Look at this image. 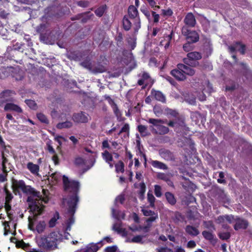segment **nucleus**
Listing matches in <instances>:
<instances>
[{
    "label": "nucleus",
    "instance_id": "obj_1",
    "mask_svg": "<svg viewBox=\"0 0 252 252\" xmlns=\"http://www.w3.org/2000/svg\"><path fill=\"white\" fill-rule=\"evenodd\" d=\"M63 182L64 191L72 194L69 197L67 205L68 213L73 216L79 201V182L75 180H70L65 175L63 176Z\"/></svg>",
    "mask_w": 252,
    "mask_h": 252
},
{
    "label": "nucleus",
    "instance_id": "obj_2",
    "mask_svg": "<svg viewBox=\"0 0 252 252\" xmlns=\"http://www.w3.org/2000/svg\"><path fill=\"white\" fill-rule=\"evenodd\" d=\"M42 193L44 195L43 197L40 194L37 198H34L33 196H28L27 201L29 203V207L30 210L32 212L34 216L37 217L43 213L45 206L43 205L42 203H47L49 201L48 194V190L47 189H43Z\"/></svg>",
    "mask_w": 252,
    "mask_h": 252
},
{
    "label": "nucleus",
    "instance_id": "obj_3",
    "mask_svg": "<svg viewBox=\"0 0 252 252\" xmlns=\"http://www.w3.org/2000/svg\"><path fill=\"white\" fill-rule=\"evenodd\" d=\"M62 240V235L59 232L53 231L41 237L40 246L47 251H53L58 248V245Z\"/></svg>",
    "mask_w": 252,
    "mask_h": 252
},
{
    "label": "nucleus",
    "instance_id": "obj_4",
    "mask_svg": "<svg viewBox=\"0 0 252 252\" xmlns=\"http://www.w3.org/2000/svg\"><path fill=\"white\" fill-rule=\"evenodd\" d=\"M12 188L15 194L17 193H19L20 190L23 193L27 195H31L32 196L36 197L40 196L39 191H36L31 186L26 185L25 182L22 180L12 179Z\"/></svg>",
    "mask_w": 252,
    "mask_h": 252
},
{
    "label": "nucleus",
    "instance_id": "obj_5",
    "mask_svg": "<svg viewBox=\"0 0 252 252\" xmlns=\"http://www.w3.org/2000/svg\"><path fill=\"white\" fill-rule=\"evenodd\" d=\"M148 123L151 124L149 128L153 134L164 135L167 134L169 131L168 127L161 125L165 123L164 120L158 119L150 118L148 120Z\"/></svg>",
    "mask_w": 252,
    "mask_h": 252
},
{
    "label": "nucleus",
    "instance_id": "obj_6",
    "mask_svg": "<svg viewBox=\"0 0 252 252\" xmlns=\"http://www.w3.org/2000/svg\"><path fill=\"white\" fill-rule=\"evenodd\" d=\"M181 32L187 41L195 43L199 41V35L196 31L189 30L188 27L183 26Z\"/></svg>",
    "mask_w": 252,
    "mask_h": 252
},
{
    "label": "nucleus",
    "instance_id": "obj_7",
    "mask_svg": "<svg viewBox=\"0 0 252 252\" xmlns=\"http://www.w3.org/2000/svg\"><path fill=\"white\" fill-rule=\"evenodd\" d=\"M188 58H184L183 59V62L185 64L191 66H195L196 65H198L199 63L198 62L192 63L193 61H197L200 60L202 58V56L200 53L198 52H191L188 53L187 54Z\"/></svg>",
    "mask_w": 252,
    "mask_h": 252
},
{
    "label": "nucleus",
    "instance_id": "obj_8",
    "mask_svg": "<svg viewBox=\"0 0 252 252\" xmlns=\"http://www.w3.org/2000/svg\"><path fill=\"white\" fill-rule=\"evenodd\" d=\"M233 221H235V224L234 225V229L236 231L240 229H246L249 225V223L247 220L238 216H236V218L234 217Z\"/></svg>",
    "mask_w": 252,
    "mask_h": 252
},
{
    "label": "nucleus",
    "instance_id": "obj_9",
    "mask_svg": "<svg viewBox=\"0 0 252 252\" xmlns=\"http://www.w3.org/2000/svg\"><path fill=\"white\" fill-rule=\"evenodd\" d=\"M88 117V114L81 111L74 113L72 116V120L77 123H87L89 121Z\"/></svg>",
    "mask_w": 252,
    "mask_h": 252
},
{
    "label": "nucleus",
    "instance_id": "obj_10",
    "mask_svg": "<svg viewBox=\"0 0 252 252\" xmlns=\"http://www.w3.org/2000/svg\"><path fill=\"white\" fill-rule=\"evenodd\" d=\"M184 23L185 27L189 28H194L196 24V21L195 16L191 12L187 14L184 19Z\"/></svg>",
    "mask_w": 252,
    "mask_h": 252
},
{
    "label": "nucleus",
    "instance_id": "obj_11",
    "mask_svg": "<svg viewBox=\"0 0 252 252\" xmlns=\"http://www.w3.org/2000/svg\"><path fill=\"white\" fill-rule=\"evenodd\" d=\"M86 56L84 51H80L78 50L70 52L68 55V58L75 61H80L82 60Z\"/></svg>",
    "mask_w": 252,
    "mask_h": 252
},
{
    "label": "nucleus",
    "instance_id": "obj_12",
    "mask_svg": "<svg viewBox=\"0 0 252 252\" xmlns=\"http://www.w3.org/2000/svg\"><path fill=\"white\" fill-rule=\"evenodd\" d=\"M189 66L190 65H188L186 64H178V68L183 72L186 76V75L192 76L194 75L195 73V70Z\"/></svg>",
    "mask_w": 252,
    "mask_h": 252
},
{
    "label": "nucleus",
    "instance_id": "obj_13",
    "mask_svg": "<svg viewBox=\"0 0 252 252\" xmlns=\"http://www.w3.org/2000/svg\"><path fill=\"white\" fill-rule=\"evenodd\" d=\"M170 74L179 81H183L187 79L183 72L178 68V64L176 68L171 71Z\"/></svg>",
    "mask_w": 252,
    "mask_h": 252
},
{
    "label": "nucleus",
    "instance_id": "obj_14",
    "mask_svg": "<svg viewBox=\"0 0 252 252\" xmlns=\"http://www.w3.org/2000/svg\"><path fill=\"white\" fill-rule=\"evenodd\" d=\"M102 241H100L97 244H92L86 247L84 249L77 250L74 252H96L99 249L97 244H101Z\"/></svg>",
    "mask_w": 252,
    "mask_h": 252
},
{
    "label": "nucleus",
    "instance_id": "obj_15",
    "mask_svg": "<svg viewBox=\"0 0 252 252\" xmlns=\"http://www.w3.org/2000/svg\"><path fill=\"white\" fill-rule=\"evenodd\" d=\"M159 154L160 156L166 160L173 161L175 160V157L173 153L168 150H161L159 151Z\"/></svg>",
    "mask_w": 252,
    "mask_h": 252
},
{
    "label": "nucleus",
    "instance_id": "obj_16",
    "mask_svg": "<svg viewBox=\"0 0 252 252\" xmlns=\"http://www.w3.org/2000/svg\"><path fill=\"white\" fill-rule=\"evenodd\" d=\"M234 220V216L232 215H225L219 216L216 219L218 223H223L225 221L229 223H232Z\"/></svg>",
    "mask_w": 252,
    "mask_h": 252
},
{
    "label": "nucleus",
    "instance_id": "obj_17",
    "mask_svg": "<svg viewBox=\"0 0 252 252\" xmlns=\"http://www.w3.org/2000/svg\"><path fill=\"white\" fill-rule=\"evenodd\" d=\"M151 94L156 100L160 101L162 103H165V96L161 92L152 89L151 91Z\"/></svg>",
    "mask_w": 252,
    "mask_h": 252
},
{
    "label": "nucleus",
    "instance_id": "obj_18",
    "mask_svg": "<svg viewBox=\"0 0 252 252\" xmlns=\"http://www.w3.org/2000/svg\"><path fill=\"white\" fill-rule=\"evenodd\" d=\"M239 64L243 68V75L247 80L252 81V71L247 67L246 63L241 62Z\"/></svg>",
    "mask_w": 252,
    "mask_h": 252
},
{
    "label": "nucleus",
    "instance_id": "obj_19",
    "mask_svg": "<svg viewBox=\"0 0 252 252\" xmlns=\"http://www.w3.org/2000/svg\"><path fill=\"white\" fill-rule=\"evenodd\" d=\"M202 236L207 240L209 241L212 244H215L217 242V239L215 237V234L213 232L204 230L202 232Z\"/></svg>",
    "mask_w": 252,
    "mask_h": 252
},
{
    "label": "nucleus",
    "instance_id": "obj_20",
    "mask_svg": "<svg viewBox=\"0 0 252 252\" xmlns=\"http://www.w3.org/2000/svg\"><path fill=\"white\" fill-rule=\"evenodd\" d=\"M164 196L167 202L170 205L174 206L176 204L177 199L173 193L170 191H167L165 193Z\"/></svg>",
    "mask_w": 252,
    "mask_h": 252
},
{
    "label": "nucleus",
    "instance_id": "obj_21",
    "mask_svg": "<svg viewBox=\"0 0 252 252\" xmlns=\"http://www.w3.org/2000/svg\"><path fill=\"white\" fill-rule=\"evenodd\" d=\"M5 111H13L17 113H22V109L17 105L12 103H7L4 107Z\"/></svg>",
    "mask_w": 252,
    "mask_h": 252
},
{
    "label": "nucleus",
    "instance_id": "obj_22",
    "mask_svg": "<svg viewBox=\"0 0 252 252\" xmlns=\"http://www.w3.org/2000/svg\"><path fill=\"white\" fill-rule=\"evenodd\" d=\"M128 16L131 19L137 18L138 16V11L137 8L133 5H131L128 8Z\"/></svg>",
    "mask_w": 252,
    "mask_h": 252
},
{
    "label": "nucleus",
    "instance_id": "obj_23",
    "mask_svg": "<svg viewBox=\"0 0 252 252\" xmlns=\"http://www.w3.org/2000/svg\"><path fill=\"white\" fill-rule=\"evenodd\" d=\"M184 100L191 105H195L196 103V97L192 94L186 93L184 94Z\"/></svg>",
    "mask_w": 252,
    "mask_h": 252
},
{
    "label": "nucleus",
    "instance_id": "obj_24",
    "mask_svg": "<svg viewBox=\"0 0 252 252\" xmlns=\"http://www.w3.org/2000/svg\"><path fill=\"white\" fill-rule=\"evenodd\" d=\"M186 232L189 235L196 236L199 234V230L195 227L188 225L185 228Z\"/></svg>",
    "mask_w": 252,
    "mask_h": 252
},
{
    "label": "nucleus",
    "instance_id": "obj_25",
    "mask_svg": "<svg viewBox=\"0 0 252 252\" xmlns=\"http://www.w3.org/2000/svg\"><path fill=\"white\" fill-rule=\"evenodd\" d=\"M151 163L155 168L162 170H167L168 169L167 166L165 163L158 160H152Z\"/></svg>",
    "mask_w": 252,
    "mask_h": 252
},
{
    "label": "nucleus",
    "instance_id": "obj_26",
    "mask_svg": "<svg viewBox=\"0 0 252 252\" xmlns=\"http://www.w3.org/2000/svg\"><path fill=\"white\" fill-rule=\"evenodd\" d=\"M27 168L32 173L34 174H37L39 171V166L37 164H33L32 162L28 163Z\"/></svg>",
    "mask_w": 252,
    "mask_h": 252
},
{
    "label": "nucleus",
    "instance_id": "obj_27",
    "mask_svg": "<svg viewBox=\"0 0 252 252\" xmlns=\"http://www.w3.org/2000/svg\"><path fill=\"white\" fill-rule=\"evenodd\" d=\"M131 23L127 16L125 15L123 19V27L126 31H128L131 28Z\"/></svg>",
    "mask_w": 252,
    "mask_h": 252
},
{
    "label": "nucleus",
    "instance_id": "obj_28",
    "mask_svg": "<svg viewBox=\"0 0 252 252\" xmlns=\"http://www.w3.org/2000/svg\"><path fill=\"white\" fill-rule=\"evenodd\" d=\"M111 107L112 108L114 113L117 117V120L119 121H123L125 119V118H122V113L120 111L116 103L114 104L113 106H112Z\"/></svg>",
    "mask_w": 252,
    "mask_h": 252
},
{
    "label": "nucleus",
    "instance_id": "obj_29",
    "mask_svg": "<svg viewBox=\"0 0 252 252\" xmlns=\"http://www.w3.org/2000/svg\"><path fill=\"white\" fill-rule=\"evenodd\" d=\"M140 190L138 192V197L140 200H143L145 198V193L146 189L145 184L142 182L139 184Z\"/></svg>",
    "mask_w": 252,
    "mask_h": 252
},
{
    "label": "nucleus",
    "instance_id": "obj_30",
    "mask_svg": "<svg viewBox=\"0 0 252 252\" xmlns=\"http://www.w3.org/2000/svg\"><path fill=\"white\" fill-rule=\"evenodd\" d=\"M174 32L173 31H172L169 35H167L164 37V41L162 40L160 41V44L162 45H163L162 43H163L164 41H166V42L164 44V48L165 49H167L169 47Z\"/></svg>",
    "mask_w": 252,
    "mask_h": 252
},
{
    "label": "nucleus",
    "instance_id": "obj_31",
    "mask_svg": "<svg viewBox=\"0 0 252 252\" xmlns=\"http://www.w3.org/2000/svg\"><path fill=\"white\" fill-rule=\"evenodd\" d=\"M107 8L106 4L102 5L95 10L94 13L97 17H101L106 11Z\"/></svg>",
    "mask_w": 252,
    "mask_h": 252
},
{
    "label": "nucleus",
    "instance_id": "obj_32",
    "mask_svg": "<svg viewBox=\"0 0 252 252\" xmlns=\"http://www.w3.org/2000/svg\"><path fill=\"white\" fill-rule=\"evenodd\" d=\"M112 213L113 216L117 220L121 219L124 220L125 219L126 214L124 212L119 210L116 211L115 209L113 208L112 209Z\"/></svg>",
    "mask_w": 252,
    "mask_h": 252
},
{
    "label": "nucleus",
    "instance_id": "obj_33",
    "mask_svg": "<svg viewBox=\"0 0 252 252\" xmlns=\"http://www.w3.org/2000/svg\"><path fill=\"white\" fill-rule=\"evenodd\" d=\"M147 200L148 202L150 203V206L151 208H154L155 207V201L156 198L153 194L152 191L149 190L147 193Z\"/></svg>",
    "mask_w": 252,
    "mask_h": 252
},
{
    "label": "nucleus",
    "instance_id": "obj_34",
    "mask_svg": "<svg viewBox=\"0 0 252 252\" xmlns=\"http://www.w3.org/2000/svg\"><path fill=\"white\" fill-rule=\"evenodd\" d=\"M60 218V215L58 212L56 211L54 214V217H52L49 221V226L53 227L55 226L56 222Z\"/></svg>",
    "mask_w": 252,
    "mask_h": 252
},
{
    "label": "nucleus",
    "instance_id": "obj_35",
    "mask_svg": "<svg viewBox=\"0 0 252 252\" xmlns=\"http://www.w3.org/2000/svg\"><path fill=\"white\" fill-rule=\"evenodd\" d=\"M102 157L106 162L109 163L113 160L112 155L107 150L102 153Z\"/></svg>",
    "mask_w": 252,
    "mask_h": 252
},
{
    "label": "nucleus",
    "instance_id": "obj_36",
    "mask_svg": "<svg viewBox=\"0 0 252 252\" xmlns=\"http://www.w3.org/2000/svg\"><path fill=\"white\" fill-rule=\"evenodd\" d=\"M92 71L94 73H103L106 71V68L102 64H98L94 67Z\"/></svg>",
    "mask_w": 252,
    "mask_h": 252
},
{
    "label": "nucleus",
    "instance_id": "obj_37",
    "mask_svg": "<svg viewBox=\"0 0 252 252\" xmlns=\"http://www.w3.org/2000/svg\"><path fill=\"white\" fill-rule=\"evenodd\" d=\"M116 172L123 173L125 171V164L122 160H119L117 163L115 164Z\"/></svg>",
    "mask_w": 252,
    "mask_h": 252
},
{
    "label": "nucleus",
    "instance_id": "obj_38",
    "mask_svg": "<svg viewBox=\"0 0 252 252\" xmlns=\"http://www.w3.org/2000/svg\"><path fill=\"white\" fill-rule=\"evenodd\" d=\"M236 47H237V50L240 52L242 55H244L246 53V45L242 44L240 41L236 42Z\"/></svg>",
    "mask_w": 252,
    "mask_h": 252
},
{
    "label": "nucleus",
    "instance_id": "obj_39",
    "mask_svg": "<svg viewBox=\"0 0 252 252\" xmlns=\"http://www.w3.org/2000/svg\"><path fill=\"white\" fill-rule=\"evenodd\" d=\"M72 123L69 121H66L63 123H59L57 125V127L59 129L63 128H70L72 126Z\"/></svg>",
    "mask_w": 252,
    "mask_h": 252
},
{
    "label": "nucleus",
    "instance_id": "obj_40",
    "mask_svg": "<svg viewBox=\"0 0 252 252\" xmlns=\"http://www.w3.org/2000/svg\"><path fill=\"white\" fill-rule=\"evenodd\" d=\"M141 28V21L139 17L135 19L134 22V32L135 34H137L139 30Z\"/></svg>",
    "mask_w": 252,
    "mask_h": 252
},
{
    "label": "nucleus",
    "instance_id": "obj_41",
    "mask_svg": "<svg viewBox=\"0 0 252 252\" xmlns=\"http://www.w3.org/2000/svg\"><path fill=\"white\" fill-rule=\"evenodd\" d=\"M36 117L38 120L40 121L41 123L45 124H48L49 123V120L47 119V117L43 113H37L36 115Z\"/></svg>",
    "mask_w": 252,
    "mask_h": 252
},
{
    "label": "nucleus",
    "instance_id": "obj_42",
    "mask_svg": "<svg viewBox=\"0 0 252 252\" xmlns=\"http://www.w3.org/2000/svg\"><path fill=\"white\" fill-rule=\"evenodd\" d=\"M218 236L222 240H227L230 238L231 234L229 232H221L219 233Z\"/></svg>",
    "mask_w": 252,
    "mask_h": 252
},
{
    "label": "nucleus",
    "instance_id": "obj_43",
    "mask_svg": "<svg viewBox=\"0 0 252 252\" xmlns=\"http://www.w3.org/2000/svg\"><path fill=\"white\" fill-rule=\"evenodd\" d=\"M80 65L85 68L89 69V70H92V63L90 60H85L80 63Z\"/></svg>",
    "mask_w": 252,
    "mask_h": 252
},
{
    "label": "nucleus",
    "instance_id": "obj_44",
    "mask_svg": "<svg viewBox=\"0 0 252 252\" xmlns=\"http://www.w3.org/2000/svg\"><path fill=\"white\" fill-rule=\"evenodd\" d=\"M141 11L144 14L146 17L149 21H151V13L147 8L143 5L140 8Z\"/></svg>",
    "mask_w": 252,
    "mask_h": 252
},
{
    "label": "nucleus",
    "instance_id": "obj_45",
    "mask_svg": "<svg viewBox=\"0 0 252 252\" xmlns=\"http://www.w3.org/2000/svg\"><path fill=\"white\" fill-rule=\"evenodd\" d=\"M162 189L160 186L155 185L154 186V193L157 197H160L162 196Z\"/></svg>",
    "mask_w": 252,
    "mask_h": 252
},
{
    "label": "nucleus",
    "instance_id": "obj_46",
    "mask_svg": "<svg viewBox=\"0 0 252 252\" xmlns=\"http://www.w3.org/2000/svg\"><path fill=\"white\" fill-rule=\"evenodd\" d=\"M2 171L3 173H8L9 170H8L7 167H6V163L8 162V159L6 158H5L4 156V154H2Z\"/></svg>",
    "mask_w": 252,
    "mask_h": 252
},
{
    "label": "nucleus",
    "instance_id": "obj_47",
    "mask_svg": "<svg viewBox=\"0 0 252 252\" xmlns=\"http://www.w3.org/2000/svg\"><path fill=\"white\" fill-rule=\"evenodd\" d=\"M89 13H87L82 16V18H81V21L82 23H86L89 20H90L93 17H94V14L92 13H90V12H89Z\"/></svg>",
    "mask_w": 252,
    "mask_h": 252
},
{
    "label": "nucleus",
    "instance_id": "obj_48",
    "mask_svg": "<svg viewBox=\"0 0 252 252\" xmlns=\"http://www.w3.org/2000/svg\"><path fill=\"white\" fill-rule=\"evenodd\" d=\"M157 178L158 179L163 180L166 182L169 178V175L164 173H158L157 174Z\"/></svg>",
    "mask_w": 252,
    "mask_h": 252
},
{
    "label": "nucleus",
    "instance_id": "obj_49",
    "mask_svg": "<svg viewBox=\"0 0 252 252\" xmlns=\"http://www.w3.org/2000/svg\"><path fill=\"white\" fill-rule=\"evenodd\" d=\"M4 208L7 214V216L10 219H11V214L9 213V211L11 210V203L6 202L4 203Z\"/></svg>",
    "mask_w": 252,
    "mask_h": 252
},
{
    "label": "nucleus",
    "instance_id": "obj_50",
    "mask_svg": "<svg viewBox=\"0 0 252 252\" xmlns=\"http://www.w3.org/2000/svg\"><path fill=\"white\" fill-rule=\"evenodd\" d=\"M123 132H126L128 134L129 133V125L127 123H126L124 126L122 127L121 129L119 131L118 134L120 135Z\"/></svg>",
    "mask_w": 252,
    "mask_h": 252
},
{
    "label": "nucleus",
    "instance_id": "obj_51",
    "mask_svg": "<svg viewBox=\"0 0 252 252\" xmlns=\"http://www.w3.org/2000/svg\"><path fill=\"white\" fill-rule=\"evenodd\" d=\"M153 111L156 116H158L163 112V110L160 106L156 105L153 108Z\"/></svg>",
    "mask_w": 252,
    "mask_h": 252
},
{
    "label": "nucleus",
    "instance_id": "obj_52",
    "mask_svg": "<svg viewBox=\"0 0 252 252\" xmlns=\"http://www.w3.org/2000/svg\"><path fill=\"white\" fill-rule=\"evenodd\" d=\"M141 212H142L143 215L146 217H151L157 214L153 211L150 210H147L145 209H142L141 210Z\"/></svg>",
    "mask_w": 252,
    "mask_h": 252
},
{
    "label": "nucleus",
    "instance_id": "obj_53",
    "mask_svg": "<svg viewBox=\"0 0 252 252\" xmlns=\"http://www.w3.org/2000/svg\"><path fill=\"white\" fill-rule=\"evenodd\" d=\"M45 229L44 222L40 221L36 226V230L38 233H41L44 231Z\"/></svg>",
    "mask_w": 252,
    "mask_h": 252
},
{
    "label": "nucleus",
    "instance_id": "obj_54",
    "mask_svg": "<svg viewBox=\"0 0 252 252\" xmlns=\"http://www.w3.org/2000/svg\"><path fill=\"white\" fill-rule=\"evenodd\" d=\"M46 149L48 150L50 154H55L56 151L52 146V142L51 140H49L46 143Z\"/></svg>",
    "mask_w": 252,
    "mask_h": 252
},
{
    "label": "nucleus",
    "instance_id": "obj_55",
    "mask_svg": "<svg viewBox=\"0 0 252 252\" xmlns=\"http://www.w3.org/2000/svg\"><path fill=\"white\" fill-rule=\"evenodd\" d=\"M144 237V236L142 235L135 236L132 238L131 242L136 243H143L142 239Z\"/></svg>",
    "mask_w": 252,
    "mask_h": 252
},
{
    "label": "nucleus",
    "instance_id": "obj_56",
    "mask_svg": "<svg viewBox=\"0 0 252 252\" xmlns=\"http://www.w3.org/2000/svg\"><path fill=\"white\" fill-rule=\"evenodd\" d=\"M219 177L220 178L217 180L218 183L220 184H225L226 183V180L224 178V173L222 171H220L219 172Z\"/></svg>",
    "mask_w": 252,
    "mask_h": 252
},
{
    "label": "nucleus",
    "instance_id": "obj_57",
    "mask_svg": "<svg viewBox=\"0 0 252 252\" xmlns=\"http://www.w3.org/2000/svg\"><path fill=\"white\" fill-rule=\"evenodd\" d=\"M26 103L32 109H35L36 107V104L34 100L31 99H27L25 101Z\"/></svg>",
    "mask_w": 252,
    "mask_h": 252
},
{
    "label": "nucleus",
    "instance_id": "obj_58",
    "mask_svg": "<svg viewBox=\"0 0 252 252\" xmlns=\"http://www.w3.org/2000/svg\"><path fill=\"white\" fill-rule=\"evenodd\" d=\"M77 4L79 6L85 8V7H87L89 5L90 2L88 0H79V1H77Z\"/></svg>",
    "mask_w": 252,
    "mask_h": 252
},
{
    "label": "nucleus",
    "instance_id": "obj_59",
    "mask_svg": "<svg viewBox=\"0 0 252 252\" xmlns=\"http://www.w3.org/2000/svg\"><path fill=\"white\" fill-rule=\"evenodd\" d=\"M191 44H193L191 42H189L187 41V43L184 44L183 46V50L187 52H188L191 51L192 49V47L191 46Z\"/></svg>",
    "mask_w": 252,
    "mask_h": 252
},
{
    "label": "nucleus",
    "instance_id": "obj_60",
    "mask_svg": "<svg viewBox=\"0 0 252 252\" xmlns=\"http://www.w3.org/2000/svg\"><path fill=\"white\" fill-rule=\"evenodd\" d=\"M157 219H158V214H156L147 219V220H146V223L152 224V222L156 220Z\"/></svg>",
    "mask_w": 252,
    "mask_h": 252
},
{
    "label": "nucleus",
    "instance_id": "obj_61",
    "mask_svg": "<svg viewBox=\"0 0 252 252\" xmlns=\"http://www.w3.org/2000/svg\"><path fill=\"white\" fill-rule=\"evenodd\" d=\"M162 14L164 16L169 17L173 14V11L170 8L167 9H162Z\"/></svg>",
    "mask_w": 252,
    "mask_h": 252
},
{
    "label": "nucleus",
    "instance_id": "obj_62",
    "mask_svg": "<svg viewBox=\"0 0 252 252\" xmlns=\"http://www.w3.org/2000/svg\"><path fill=\"white\" fill-rule=\"evenodd\" d=\"M147 129V127L145 126L140 125L137 126V130L140 134L146 133Z\"/></svg>",
    "mask_w": 252,
    "mask_h": 252
},
{
    "label": "nucleus",
    "instance_id": "obj_63",
    "mask_svg": "<svg viewBox=\"0 0 252 252\" xmlns=\"http://www.w3.org/2000/svg\"><path fill=\"white\" fill-rule=\"evenodd\" d=\"M103 97L104 99L106 100H107L108 102V103L110 104L111 106H113L114 104H115L116 103L114 102V100L112 99L110 96L105 94L103 96Z\"/></svg>",
    "mask_w": 252,
    "mask_h": 252
},
{
    "label": "nucleus",
    "instance_id": "obj_64",
    "mask_svg": "<svg viewBox=\"0 0 252 252\" xmlns=\"http://www.w3.org/2000/svg\"><path fill=\"white\" fill-rule=\"evenodd\" d=\"M117 250L116 246H108L105 249V252H116Z\"/></svg>",
    "mask_w": 252,
    "mask_h": 252
}]
</instances>
